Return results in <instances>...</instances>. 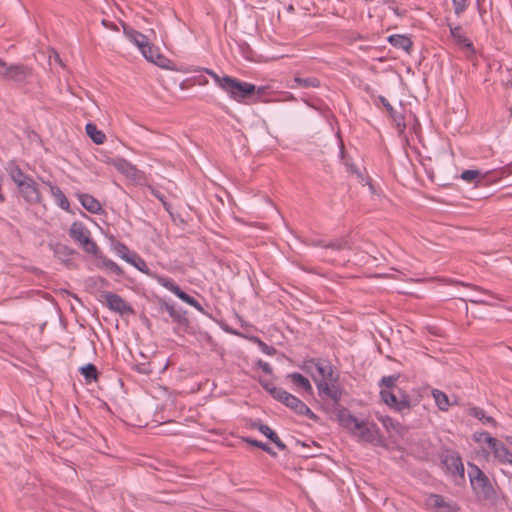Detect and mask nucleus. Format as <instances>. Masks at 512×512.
Returning <instances> with one entry per match:
<instances>
[{
	"instance_id": "f257e3e1",
	"label": "nucleus",
	"mask_w": 512,
	"mask_h": 512,
	"mask_svg": "<svg viewBox=\"0 0 512 512\" xmlns=\"http://www.w3.org/2000/svg\"><path fill=\"white\" fill-rule=\"evenodd\" d=\"M469 479L471 487L480 501L494 502L497 498L488 476L475 464H469Z\"/></svg>"
},
{
	"instance_id": "f03ea898",
	"label": "nucleus",
	"mask_w": 512,
	"mask_h": 512,
	"mask_svg": "<svg viewBox=\"0 0 512 512\" xmlns=\"http://www.w3.org/2000/svg\"><path fill=\"white\" fill-rule=\"evenodd\" d=\"M223 81L222 90L237 102H243L255 95L256 86L254 84L240 81L228 75H225Z\"/></svg>"
},
{
	"instance_id": "7ed1b4c3",
	"label": "nucleus",
	"mask_w": 512,
	"mask_h": 512,
	"mask_svg": "<svg viewBox=\"0 0 512 512\" xmlns=\"http://www.w3.org/2000/svg\"><path fill=\"white\" fill-rule=\"evenodd\" d=\"M380 395L382 400L388 406L399 412L410 409L418 404V400L416 398L412 399L399 387H395V391H390L388 389L381 390Z\"/></svg>"
},
{
	"instance_id": "20e7f679",
	"label": "nucleus",
	"mask_w": 512,
	"mask_h": 512,
	"mask_svg": "<svg viewBox=\"0 0 512 512\" xmlns=\"http://www.w3.org/2000/svg\"><path fill=\"white\" fill-rule=\"evenodd\" d=\"M69 236L78 242L85 252L98 257L99 247L91 238V233L87 227L80 221H75L69 229Z\"/></svg>"
},
{
	"instance_id": "39448f33",
	"label": "nucleus",
	"mask_w": 512,
	"mask_h": 512,
	"mask_svg": "<svg viewBox=\"0 0 512 512\" xmlns=\"http://www.w3.org/2000/svg\"><path fill=\"white\" fill-rule=\"evenodd\" d=\"M0 75L17 83H25L32 76V69L24 64H7L0 59Z\"/></svg>"
},
{
	"instance_id": "423d86ee",
	"label": "nucleus",
	"mask_w": 512,
	"mask_h": 512,
	"mask_svg": "<svg viewBox=\"0 0 512 512\" xmlns=\"http://www.w3.org/2000/svg\"><path fill=\"white\" fill-rule=\"evenodd\" d=\"M426 505L433 512H458L459 505L439 494H430L426 499Z\"/></svg>"
},
{
	"instance_id": "0eeeda50",
	"label": "nucleus",
	"mask_w": 512,
	"mask_h": 512,
	"mask_svg": "<svg viewBox=\"0 0 512 512\" xmlns=\"http://www.w3.org/2000/svg\"><path fill=\"white\" fill-rule=\"evenodd\" d=\"M102 297L105 299L107 307L121 315L133 314L134 310L121 296L113 292H103Z\"/></svg>"
},
{
	"instance_id": "6e6552de",
	"label": "nucleus",
	"mask_w": 512,
	"mask_h": 512,
	"mask_svg": "<svg viewBox=\"0 0 512 512\" xmlns=\"http://www.w3.org/2000/svg\"><path fill=\"white\" fill-rule=\"evenodd\" d=\"M450 29V34L454 39L456 45H458L463 51H465L467 58H470L475 55V48L471 40H469L463 28L460 25L452 26L448 25Z\"/></svg>"
},
{
	"instance_id": "1a4fd4ad",
	"label": "nucleus",
	"mask_w": 512,
	"mask_h": 512,
	"mask_svg": "<svg viewBox=\"0 0 512 512\" xmlns=\"http://www.w3.org/2000/svg\"><path fill=\"white\" fill-rule=\"evenodd\" d=\"M442 463L451 475L459 476L461 479H464V465L458 453L448 451L443 456Z\"/></svg>"
},
{
	"instance_id": "9d476101",
	"label": "nucleus",
	"mask_w": 512,
	"mask_h": 512,
	"mask_svg": "<svg viewBox=\"0 0 512 512\" xmlns=\"http://www.w3.org/2000/svg\"><path fill=\"white\" fill-rule=\"evenodd\" d=\"M19 192L25 201L29 204H37L41 201V193L38 184L32 177L18 186Z\"/></svg>"
},
{
	"instance_id": "9b49d317",
	"label": "nucleus",
	"mask_w": 512,
	"mask_h": 512,
	"mask_svg": "<svg viewBox=\"0 0 512 512\" xmlns=\"http://www.w3.org/2000/svg\"><path fill=\"white\" fill-rule=\"evenodd\" d=\"M316 377H314V382L317 385V381L323 380L324 382H338L339 374L335 370L334 366L331 364L329 360L323 359L320 362V365L317 369Z\"/></svg>"
},
{
	"instance_id": "f8f14e48",
	"label": "nucleus",
	"mask_w": 512,
	"mask_h": 512,
	"mask_svg": "<svg viewBox=\"0 0 512 512\" xmlns=\"http://www.w3.org/2000/svg\"><path fill=\"white\" fill-rule=\"evenodd\" d=\"M317 389L320 396L331 399L337 405L341 399L342 391L338 382H324L323 380L317 381Z\"/></svg>"
},
{
	"instance_id": "ddd939ff",
	"label": "nucleus",
	"mask_w": 512,
	"mask_h": 512,
	"mask_svg": "<svg viewBox=\"0 0 512 512\" xmlns=\"http://www.w3.org/2000/svg\"><path fill=\"white\" fill-rule=\"evenodd\" d=\"M284 405L298 415H304L311 420H317L318 416L298 397L290 394Z\"/></svg>"
},
{
	"instance_id": "4468645a",
	"label": "nucleus",
	"mask_w": 512,
	"mask_h": 512,
	"mask_svg": "<svg viewBox=\"0 0 512 512\" xmlns=\"http://www.w3.org/2000/svg\"><path fill=\"white\" fill-rule=\"evenodd\" d=\"M250 427L257 429L260 433L265 435L281 451L287 450L286 444L279 438L276 432L272 430L268 425L262 423L261 420L252 421L250 423Z\"/></svg>"
},
{
	"instance_id": "2eb2a0df",
	"label": "nucleus",
	"mask_w": 512,
	"mask_h": 512,
	"mask_svg": "<svg viewBox=\"0 0 512 512\" xmlns=\"http://www.w3.org/2000/svg\"><path fill=\"white\" fill-rule=\"evenodd\" d=\"M337 418L340 424L350 430L352 433H356V429L361 428V421L353 416L348 409L342 408L337 413Z\"/></svg>"
},
{
	"instance_id": "dca6fc26",
	"label": "nucleus",
	"mask_w": 512,
	"mask_h": 512,
	"mask_svg": "<svg viewBox=\"0 0 512 512\" xmlns=\"http://www.w3.org/2000/svg\"><path fill=\"white\" fill-rule=\"evenodd\" d=\"M159 283L165 287L167 290L174 293L178 298H180L183 302L191 305L194 304L195 298L184 292L179 285H177L172 279L169 278H160Z\"/></svg>"
},
{
	"instance_id": "f3484780",
	"label": "nucleus",
	"mask_w": 512,
	"mask_h": 512,
	"mask_svg": "<svg viewBox=\"0 0 512 512\" xmlns=\"http://www.w3.org/2000/svg\"><path fill=\"white\" fill-rule=\"evenodd\" d=\"M379 101L382 103V105L389 113L390 117L393 119L398 131L400 133L404 132L406 128L404 116L401 113L397 112L384 96H379Z\"/></svg>"
},
{
	"instance_id": "a211bd4d",
	"label": "nucleus",
	"mask_w": 512,
	"mask_h": 512,
	"mask_svg": "<svg viewBox=\"0 0 512 512\" xmlns=\"http://www.w3.org/2000/svg\"><path fill=\"white\" fill-rule=\"evenodd\" d=\"M142 55L159 67H165L168 59L161 55L149 42L141 50Z\"/></svg>"
},
{
	"instance_id": "6ab92c4d",
	"label": "nucleus",
	"mask_w": 512,
	"mask_h": 512,
	"mask_svg": "<svg viewBox=\"0 0 512 512\" xmlns=\"http://www.w3.org/2000/svg\"><path fill=\"white\" fill-rule=\"evenodd\" d=\"M357 436L360 440L366 442H374L378 438V428L375 424H368L361 421V428L356 429Z\"/></svg>"
},
{
	"instance_id": "aec40b11",
	"label": "nucleus",
	"mask_w": 512,
	"mask_h": 512,
	"mask_svg": "<svg viewBox=\"0 0 512 512\" xmlns=\"http://www.w3.org/2000/svg\"><path fill=\"white\" fill-rule=\"evenodd\" d=\"M160 309L169 313L170 317L174 322H177L181 325H187L188 319L186 317V312L182 310H178L175 308L173 304H170L166 301L160 302Z\"/></svg>"
},
{
	"instance_id": "412c9836",
	"label": "nucleus",
	"mask_w": 512,
	"mask_h": 512,
	"mask_svg": "<svg viewBox=\"0 0 512 512\" xmlns=\"http://www.w3.org/2000/svg\"><path fill=\"white\" fill-rule=\"evenodd\" d=\"M287 378L290 379L297 390H302L310 395L313 394V388L310 381L302 374L298 372H292L287 375Z\"/></svg>"
},
{
	"instance_id": "4be33fe9",
	"label": "nucleus",
	"mask_w": 512,
	"mask_h": 512,
	"mask_svg": "<svg viewBox=\"0 0 512 512\" xmlns=\"http://www.w3.org/2000/svg\"><path fill=\"white\" fill-rule=\"evenodd\" d=\"M113 166L122 174L130 178H136L138 169L135 165L123 158H117L113 161Z\"/></svg>"
},
{
	"instance_id": "5701e85b",
	"label": "nucleus",
	"mask_w": 512,
	"mask_h": 512,
	"mask_svg": "<svg viewBox=\"0 0 512 512\" xmlns=\"http://www.w3.org/2000/svg\"><path fill=\"white\" fill-rule=\"evenodd\" d=\"M78 199L82 206L90 213L97 214L102 210L100 202L92 195L86 193L79 194Z\"/></svg>"
},
{
	"instance_id": "b1692460",
	"label": "nucleus",
	"mask_w": 512,
	"mask_h": 512,
	"mask_svg": "<svg viewBox=\"0 0 512 512\" xmlns=\"http://www.w3.org/2000/svg\"><path fill=\"white\" fill-rule=\"evenodd\" d=\"M124 34L126 37L133 42L140 50L145 47V45L149 42L146 35L138 32L126 25H123Z\"/></svg>"
},
{
	"instance_id": "393cba45",
	"label": "nucleus",
	"mask_w": 512,
	"mask_h": 512,
	"mask_svg": "<svg viewBox=\"0 0 512 512\" xmlns=\"http://www.w3.org/2000/svg\"><path fill=\"white\" fill-rule=\"evenodd\" d=\"M388 42L395 48L402 49L403 51L410 53L413 42L406 35H391L388 37Z\"/></svg>"
},
{
	"instance_id": "a878e982",
	"label": "nucleus",
	"mask_w": 512,
	"mask_h": 512,
	"mask_svg": "<svg viewBox=\"0 0 512 512\" xmlns=\"http://www.w3.org/2000/svg\"><path fill=\"white\" fill-rule=\"evenodd\" d=\"M46 184L48 185L50 193L54 197L57 205L63 210L69 211L70 204L62 190L51 182H47Z\"/></svg>"
},
{
	"instance_id": "bb28decb",
	"label": "nucleus",
	"mask_w": 512,
	"mask_h": 512,
	"mask_svg": "<svg viewBox=\"0 0 512 512\" xmlns=\"http://www.w3.org/2000/svg\"><path fill=\"white\" fill-rule=\"evenodd\" d=\"M318 88L320 87V80L316 77H307L303 78L300 76H296L293 79V83L290 85V88Z\"/></svg>"
},
{
	"instance_id": "cd10ccee",
	"label": "nucleus",
	"mask_w": 512,
	"mask_h": 512,
	"mask_svg": "<svg viewBox=\"0 0 512 512\" xmlns=\"http://www.w3.org/2000/svg\"><path fill=\"white\" fill-rule=\"evenodd\" d=\"M468 414L472 417L477 418L485 425H491L494 427L497 425L496 420L491 416H487L485 411L480 407H471L468 410Z\"/></svg>"
},
{
	"instance_id": "c85d7f7f",
	"label": "nucleus",
	"mask_w": 512,
	"mask_h": 512,
	"mask_svg": "<svg viewBox=\"0 0 512 512\" xmlns=\"http://www.w3.org/2000/svg\"><path fill=\"white\" fill-rule=\"evenodd\" d=\"M8 172H9L11 179L17 185V187L19 185H21L22 183H24L25 181H27V179L30 178V176L26 175L21 170V168L14 163H11L9 165Z\"/></svg>"
},
{
	"instance_id": "c756f323",
	"label": "nucleus",
	"mask_w": 512,
	"mask_h": 512,
	"mask_svg": "<svg viewBox=\"0 0 512 512\" xmlns=\"http://www.w3.org/2000/svg\"><path fill=\"white\" fill-rule=\"evenodd\" d=\"M96 258L101 261V264L99 265L100 268L108 269L117 276L123 275L122 268L111 259H108L107 257L103 256L100 251L98 253V257Z\"/></svg>"
},
{
	"instance_id": "7c9ffc66",
	"label": "nucleus",
	"mask_w": 512,
	"mask_h": 512,
	"mask_svg": "<svg viewBox=\"0 0 512 512\" xmlns=\"http://www.w3.org/2000/svg\"><path fill=\"white\" fill-rule=\"evenodd\" d=\"M494 457L503 464H511L512 465V451H510L503 443L498 445L493 452Z\"/></svg>"
},
{
	"instance_id": "2f4dec72",
	"label": "nucleus",
	"mask_w": 512,
	"mask_h": 512,
	"mask_svg": "<svg viewBox=\"0 0 512 512\" xmlns=\"http://www.w3.org/2000/svg\"><path fill=\"white\" fill-rule=\"evenodd\" d=\"M86 133L92 139L95 144H103L106 140L105 134L98 130L96 125L93 123L86 124Z\"/></svg>"
},
{
	"instance_id": "473e14b6",
	"label": "nucleus",
	"mask_w": 512,
	"mask_h": 512,
	"mask_svg": "<svg viewBox=\"0 0 512 512\" xmlns=\"http://www.w3.org/2000/svg\"><path fill=\"white\" fill-rule=\"evenodd\" d=\"M432 395H433V398L435 400L437 407L441 411H447L449 409L450 402H449L448 396L443 391L438 390V389H433Z\"/></svg>"
},
{
	"instance_id": "72a5a7b5",
	"label": "nucleus",
	"mask_w": 512,
	"mask_h": 512,
	"mask_svg": "<svg viewBox=\"0 0 512 512\" xmlns=\"http://www.w3.org/2000/svg\"><path fill=\"white\" fill-rule=\"evenodd\" d=\"M79 370L88 383L98 380L99 373L94 364L88 363L82 366Z\"/></svg>"
},
{
	"instance_id": "f704fd0d",
	"label": "nucleus",
	"mask_w": 512,
	"mask_h": 512,
	"mask_svg": "<svg viewBox=\"0 0 512 512\" xmlns=\"http://www.w3.org/2000/svg\"><path fill=\"white\" fill-rule=\"evenodd\" d=\"M322 358H311V359H308V360H305L303 362V370L310 374V376L312 377V379L314 380V377H316V373H317V369L320 365V362H321Z\"/></svg>"
},
{
	"instance_id": "c9c22d12",
	"label": "nucleus",
	"mask_w": 512,
	"mask_h": 512,
	"mask_svg": "<svg viewBox=\"0 0 512 512\" xmlns=\"http://www.w3.org/2000/svg\"><path fill=\"white\" fill-rule=\"evenodd\" d=\"M326 249L341 251L344 249H350V244L346 237H340V238L333 239L331 241H327Z\"/></svg>"
},
{
	"instance_id": "e433bc0d",
	"label": "nucleus",
	"mask_w": 512,
	"mask_h": 512,
	"mask_svg": "<svg viewBox=\"0 0 512 512\" xmlns=\"http://www.w3.org/2000/svg\"><path fill=\"white\" fill-rule=\"evenodd\" d=\"M54 254L64 260L65 258H69L71 255H73L74 250L68 247L65 244L57 243L53 247Z\"/></svg>"
},
{
	"instance_id": "4c0bfd02",
	"label": "nucleus",
	"mask_w": 512,
	"mask_h": 512,
	"mask_svg": "<svg viewBox=\"0 0 512 512\" xmlns=\"http://www.w3.org/2000/svg\"><path fill=\"white\" fill-rule=\"evenodd\" d=\"M126 262L130 263L131 265H133L135 268H137L141 272H145V273L148 272V267H147L146 262L141 257H139L136 253H132L131 258H126Z\"/></svg>"
},
{
	"instance_id": "58836bf2",
	"label": "nucleus",
	"mask_w": 512,
	"mask_h": 512,
	"mask_svg": "<svg viewBox=\"0 0 512 512\" xmlns=\"http://www.w3.org/2000/svg\"><path fill=\"white\" fill-rule=\"evenodd\" d=\"M243 441L250 444L251 446L260 448L261 450L265 451L266 453H268L269 455H271L273 457L276 456V453L266 443L252 439L250 437L243 438Z\"/></svg>"
},
{
	"instance_id": "ea45409f",
	"label": "nucleus",
	"mask_w": 512,
	"mask_h": 512,
	"mask_svg": "<svg viewBox=\"0 0 512 512\" xmlns=\"http://www.w3.org/2000/svg\"><path fill=\"white\" fill-rule=\"evenodd\" d=\"M270 394L275 400L284 404L291 393L287 392L283 388L272 387Z\"/></svg>"
},
{
	"instance_id": "a19ab883",
	"label": "nucleus",
	"mask_w": 512,
	"mask_h": 512,
	"mask_svg": "<svg viewBox=\"0 0 512 512\" xmlns=\"http://www.w3.org/2000/svg\"><path fill=\"white\" fill-rule=\"evenodd\" d=\"M461 179L468 182L473 183L480 177V171L479 170H464L461 175Z\"/></svg>"
},
{
	"instance_id": "79ce46f5",
	"label": "nucleus",
	"mask_w": 512,
	"mask_h": 512,
	"mask_svg": "<svg viewBox=\"0 0 512 512\" xmlns=\"http://www.w3.org/2000/svg\"><path fill=\"white\" fill-rule=\"evenodd\" d=\"M480 436L484 437V441L489 445L491 450L494 452L495 448L498 447L502 442L492 437L488 432H480Z\"/></svg>"
},
{
	"instance_id": "37998d69",
	"label": "nucleus",
	"mask_w": 512,
	"mask_h": 512,
	"mask_svg": "<svg viewBox=\"0 0 512 512\" xmlns=\"http://www.w3.org/2000/svg\"><path fill=\"white\" fill-rule=\"evenodd\" d=\"M399 379V375H389V376H384L381 381H380V385H383L385 386L386 388H394L395 389V383L396 381Z\"/></svg>"
},
{
	"instance_id": "c03bdc74",
	"label": "nucleus",
	"mask_w": 512,
	"mask_h": 512,
	"mask_svg": "<svg viewBox=\"0 0 512 512\" xmlns=\"http://www.w3.org/2000/svg\"><path fill=\"white\" fill-rule=\"evenodd\" d=\"M456 15L462 14L468 7V0H452Z\"/></svg>"
},
{
	"instance_id": "a18cd8bd",
	"label": "nucleus",
	"mask_w": 512,
	"mask_h": 512,
	"mask_svg": "<svg viewBox=\"0 0 512 512\" xmlns=\"http://www.w3.org/2000/svg\"><path fill=\"white\" fill-rule=\"evenodd\" d=\"M258 345L261 349V351L267 355H274L276 353V349L273 346H270L266 344L265 342L261 341L260 339H257Z\"/></svg>"
},
{
	"instance_id": "49530a36",
	"label": "nucleus",
	"mask_w": 512,
	"mask_h": 512,
	"mask_svg": "<svg viewBox=\"0 0 512 512\" xmlns=\"http://www.w3.org/2000/svg\"><path fill=\"white\" fill-rule=\"evenodd\" d=\"M205 72L210 75L213 80L215 81V83L222 89V85H223V79H225V75L224 76H219L217 73H215L213 70H210V69H205Z\"/></svg>"
},
{
	"instance_id": "de8ad7c7",
	"label": "nucleus",
	"mask_w": 512,
	"mask_h": 512,
	"mask_svg": "<svg viewBox=\"0 0 512 512\" xmlns=\"http://www.w3.org/2000/svg\"><path fill=\"white\" fill-rule=\"evenodd\" d=\"M310 246L327 248V241L323 239H310L306 242Z\"/></svg>"
},
{
	"instance_id": "09e8293b",
	"label": "nucleus",
	"mask_w": 512,
	"mask_h": 512,
	"mask_svg": "<svg viewBox=\"0 0 512 512\" xmlns=\"http://www.w3.org/2000/svg\"><path fill=\"white\" fill-rule=\"evenodd\" d=\"M258 367L262 369V371L267 374V375H270L272 374V367L269 363L267 362H264L262 360H259L258 363H257Z\"/></svg>"
},
{
	"instance_id": "8fccbe9b",
	"label": "nucleus",
	"mask_w": 512,
	"mask_h": 512,
	"mask_svg": "<svg viewBox=\"0 0 512 512\" xmlns=\"http://www.w3.org/2000/svg\"><path fill=\"white\" fill-rule=\"evenodd\" d=\"M497 174H498L499 178L506 177V176L512 174V167L510 165L505 166V167L501 168L497 172Z\"/></svg>"
},
{
	"instance_id": "3c124183",
	"label": "nucleus",
	"mask_w": 512,
	"mask_h": 512,
	"mask_svg": "<svg viewBox=\"0 0 512 512\" xmlns=\"http://www.w3.org/2000/svg\"><path fill=\"white\" fill-rule=\"evenodd\" d=\"M95 284L99 285L100 287H107L109 283L106 279H104L102 277H98L95 280Z\"/></svg>"
},
{
	"instance_id": "603ef678",
	"label": "nucleus",
	"mask_w": 512,
	"mask_h": 512,
	"mask_svg": "<svg viewBox=\"0 0 512 512\" xmlns=\"http://www.w3.org/2000/svg\"><path fill=\"white\" fill-rule=\"evenodd\" d=\"M102 24L106 28H109V29H112V30H118L117 25L115 23H113V22L108 21V20H103Z\"/></svg>"
},
{
	"instance_id": "864d4df0",
	"label": "nucleus",
	"mask_w": 512,
	"mask_h": 512,
	"mask_svg": "<svg viewBox=\"0 0 512 512\" xmlns=\"http://www.w3.org/2000/svg\"><path fill=\"white\" fill-rule=\"evenodd\" d=\"M121 249L125 251L124 254H121V258L126 261V258H131V254L128 250V248L125 245H121Z\"/></svg>"
},
{
	"instance_id": "5fc2aeb1",
	"label": "nucleus",
	"mask_w": 512,
	"mask_h": 512,
	"mask_svg": "<svg viewBox=\"0 0 512 512\" xmlns=\"http://www.w3.org/2000/svg\"><path fill=\"white\" fill-rule=\"evenodd\" d=\"M190 306L194 307L199 312L204 313V309H203L202 305L196 299L194 300V304H191Z\"/></svg>"
},
{
	"instance_id": "6e6d98bb",
	"label": "nucleus",
	"mask_w": 512,
	"mask_h": 512,
	"mask_svg": "<svg viewBox=\"0 0 512 512\" xmlns=\"http://www.w3.org/2000/svg\"><path fill=\"white\" fill-rule=\"evenodd\" d=\"M265 89H266V88H265V87H263V86L256 87V92H255V94H257V95H258V97H261V96L264 94Z\"/></svg>"
},
{
	"instance_id": "4d7b16f0",
	"label": "nucleus",
	"mask_w": 512,
	"mask_h": 512,
	"mask_svg": "<svg viewBox=\"0 0 512 512\" xmlns=\"http://www.w3.org/2000/svg\"><path fill=\"white\" fill-rule=\"evenodd\" d=\"M383 424L386 427H388L389 425H392V419L390 417L383 419Z\"/></svg>"
},
{
	"instance_id": "13d9d810",
	"label": "nucleus",
	"mask_w": 512,
	"mask_h": 512,
	"mask_svg": "<svg viewBox=\"0 0 512 512\" xmlns=\"http://www.w3.org/2000/svg\"><path fill=\"white\" fill-rule=\"evenodd\" d=\"M474 439H475V441L480 442V441L484 440V437L480 436V433H475L474 434Z\"/></svg>"
},
{
	"instance_id": "bf43d9fd",
	"label": "nucleus",
	"mask_w": 512,
	"mask_h": 512,
	"mask_svg": "<svg viewBox=\"0 0 512 512\" xmlns=\"http://www.w3.org/2000/svg\"><path fill=\"white\" fill-rule=\"evenodd\" d=\"M470 302L476 303V304L485 303V301L480 300V299H470Z\"/></svg>"
},
{
	"instance_id": "052dcab7",
	"label": "nucleus",
	"mask_w": 512,
	"mask_h": 512,
	"mask_svg": "<svg viewBox=\"0 0 512 512\" xmlns=\"http://www.w3.org/2000/svg\"><path fill=\"white\" fill-rule=\"evenodd\" d=\"M273 386H271L270 384H263V388L268 391L270 393V390Z\"/></svg>"
},
{
	"instance_id": "680f3d73",
	"label": "nucleus",
	"mask_w": 512,
	"mask_h": 512,
	"mask_svg": "<svg viewBox=\"0 0 512 512\" xmlns=\"http://www.w3.org/2000/svg\"><path fill=\"white\" fill-rule=\"evenodd\" d=\"M463 286H469V287H472L474 289H478V290H481L479 287L475 286V285H471V284H464L462 283Z\"/></svg>"
},
{
	"instance_id": "e2e57ef3",
	"label": "nucleus",
	"mask_w": 512,
	"mask_h": 512,
	"mask_svg": "<svg viewBox=\"0 0 512 512\" xmlns=\"http://www.w3.org/2000/svg\"><path fill=\"white\" fill-rule=\"evenodd\" d=\"M119 253H120V255H121V254H124V253H125V251H124V250H122V249L120 248V249H119Z\"/></svg>"
},
{
	"instance_id": "0e129e2a",
	"label": "nucleus",
	"mask_w": 512,
	"mask_h": 512,
	"mask_svg": "<svg viewBox=\"0 0 512 512\" xmlns=\"http://www.w3.org/2000/svg\"><path fill=\"white\" fill-rule=\"evenodd\" d=\"M161 201H163V198L161 197V195H158L157 196Z\"/></svg>"
}]
</instances>
